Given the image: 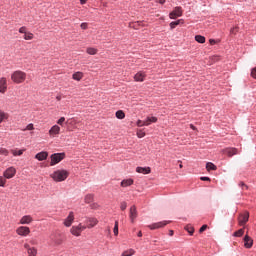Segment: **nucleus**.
Listing matches in <instances>:
<instances>
[{
	"label": "nucleus",
	"instance_id": "nucleus-1",
	"mask_svg": "<svg viewBox=\"0 0 256 256\" xmlns=\"http://www.w3.org/2000/svg\"><path fill=\"white\" fill-rule=\"evenodd\" d=\"M27 79V73L21 70H16L11 74V81L16 85H21V83H25Z\"/></svg>",
	"mask_w": 256,
	"mask_h": 256
},
{
	"label": "nucleus",
	"instance_id": "nucleus-2",
	"mask_svg": "<svg viewBox=\"0 0 256 256\" xmlns=\"http://www.w3.org/2000/svg\"><path fill=\"white\" fill-rule=\"evenodd\" d=\"M51 179L56 183H61L69 177V171L67 170H56L50 175Z\"/></svg>",
	"mask_w": 256,
	"mask_h": 256
},
{
	"label": "nucleus",
	"instance_id": "nucleus-3",
	"mask_svg": "<svg viewBox=\"0 0 256 256\" xmlns=\"http://www.w3.org/2000/svg\"><path fill=\"white\" fill-rule=\"evenodd\" d=\"M50 165L53 167L54 165H57V163H61L65 159V153H54L50 156Z\"/></svg>",
	"mask_w": 256,
	"mask_h": 256
},
{
	"label": "nucleus",
	"instance_id": "nucleus-4",
	"mask_svg": "<svg viewBox=\"0 0 256 256\" xmlns=\"http://www.w3.org/2000/svg\"><path fill=\"white\" fill-rule=\"evenodd\" d=\"M87 229V226H84L83 224H79L78 226H72L70 229V233L74 235V237H81V233Z\"/></svg>",
	"mask_w": 256,
	"mask_h": 256
},
{
	"label": "nucleus",
	"instance_id": "nucleus-5",
	"mask_svg": "<svg viewBox=\"0 0 256 256\" xmlns=\"http://www.w3.org/2000/svg\"><path fill=\"white\" fill-rule=\"evenodd\" d=\"M17 235H20V237H27L31 233V229L27 226H19L16 229Z\"/></svg>",
	"mask_w": 256,
	"mask_h": 256
},
{
	"label": "nucleus",
	"instance_id": "nucleus-6",
	"mask_svg": "<svg viewBox=\"0 0 256 256\" xmlns=\"http://www.w3.org/2000/svg\"><path fill=\"white\" fill-rule=\"evenodd\" d=\"M16 173H17V169L11 166L4 171L3 175L5 179H13V176L16 175Z\"/></svg>",
	"mask_w": 256,
	"mask_h": 256
},
{
	"label": "nucleus",
	"instance_id": "nucleus-7",
	"mask_svg": "<svg viewBox=\"0 0 256 256\" xmlns=\"http://www.w3.org/2000/svg\"><path fill=\"white\" fill-rule=\"evenodd\" d=\"M183 15V8L175 7L172 12H170L169 17L170 19H177V17H181Z\"/></svg>",
	"mask_w": 256,
	"mask_h": 256
},
{
	"label": "nucleus",
	"instance_id": "nucleus-8",
	"mask_svg": "<svg viewBox=\"0 0 256 256\" xmlns=\"http://www.w3.org/2000/svg\"><path fill=\"white\" fill-rule=\"evenodd\" d=\"M247 221H249V212H244L239 215L238 223L240 227H243V225H246Z\"/></svg>",
	"mask_w": 256,
	"mask_h": 256
},
{
	"label": "nucleus",
	"instance_id": "nucleus-9",
	"mask_svg": "<svg viewBox=\"0 0 256 256\" xmlns=\"http://www.w3.org/2000/svg\"><path fill=\"white\" fill-rule=\"evenodd\" d=\"M168 223H171L170 221H161L157 223H153L151 225H148V228L152 231L155 229H162V227H165Z\"/></svg>",
	"mask_w": 256,
	"mask_h": 256
},
{
	"label": "nucleus",
	"instance_id": "nucleus-10",
	"mask_svg": "<svg viewBox=\"0 0 256 256\" xmlns=\"http://www.w3.org/2000/svg\"><path fill=\"white\" fill-rule=\"evenodd\" d=\"M0 93H2V95L7 93V78L5 77L0 78Z\"/></svg>",
	"mask_w": 256,
	"mask_h": 256
},
{
	"label": "nucleus",
	"instance_id": "nucleus-11",
	"mask_svg": "<svg viewBox=\"0 0 256 256\" xmlns=\"http://www.w3.org/2000/svg\"><path fill=\"white\" fill-rule=\"evenodd\" d=\"M31 223H33V217L31 215H25L19 221L20 225H31Z\"/></svg>",
	"mask_w": 256,
	"mask_h": 256
},
{
	"label": "nucleus",
	"instance_id": "nucleus-12",
	"mask_svg": "<svg viewBox=\"0 0 256 256\" xmlns=\"http://www.w3.org/2000/svg\"><path fill=\"white\" fill-rule=\"evenodd\" d=\"M73 221H75V214L70 212L67 218L64 220L65 227H71V225H73Z\"/></svg>",
	"mask_w": 256,
	"mask_h": 256
},
{
	"label": "nucleus",
	"instance_id": "nucleus-13",
	"mask_svg": "<svg viewBox=\"0 0 256 256\" xmlns=\"http://www.w3.org/2000/svg\"><path fill=\"white\" fill-rule=\"evenodd\" d=\"M50 239L53 241L56 245H62L63 244V236L61 234H54L50 236Z\"/></svg>",
	"mask_w": 256,
	"mask_h": 256
},
{
	"label": "nucleus",
	"instance_id": "nucleus-14",
	"mask_svg": "<svg viewBox=\"0 0 256 256\" xmlns=\"http://www.w3.org/2000/svg\"><path fill=\"white\" fill-rule=\"evenodd\" d=\"M145 77H147V74L143 71H139L134 75V81L143 83V81H145Z\"/></svg>",
	"mask_w": 256,
	"mask_h": 256
},
{
	"label": "nucleus",
	"instance_id": "nucleus-15",
	"mask_svg": "<svg viewBox=\"0 0 256 256\" xmlns=\"http://www.w3.org/2000/svg\"><path fill=\"white\" fill-rule=\"evenodd\" d=\"M137 207L132 206L130 207V211H129V217H130V221L131 223H135V220L137 219Z\"/></svg>",
	"mask_w": 256,
	"mask_h": 256
},
{
	"label": "nucleus",
	"instance_id": "nucleus-16",
	"mask_svg": "<svg viewBox=\"0 0 256 256\" xmlns=\"http://www.w3.org/2000/svg\"><path fill=\"white\" fill-rule=\"evenodd\" d=\"M244 247L246 249H251L253 247V238L247 234L244 237Z\"/></svg>",
	"mask_w": 256,
	"mask_h": 256
},
{
	"label": "nucleus",
	"instance_id": "nucleus-17",
	"mask_svg": "<svg viewBox=\"0 0 256 256\" xmlns=\"http://www.w3.org/2000/svg\"><path fill=\"white\" fill-rule=\"evenodd\" d=\"M61 133V127L59 125H54L49 130L50 137H55V135H59Z\"/></svg>",
	"mask_w": 256,
	"mask_h": 256
},
{
	"label": "nucleus",
	"instance_id": "nucleus-18",
	"mask_svg": "<svg viewBox=\"0 0 256 256\" xmlns=\"http://www.w3.org/2000/svg\"><path fill=\"white\" fill-rule=\"evenodd\" d=\"M223 153L228 157H233V155H237L239 152L237 148H226L223 150Z\"/></svg>",
	"mask_w": 256,
	"mask_h": 256
},
{
	"label": "nucleus",
	"instance_id": "nucleus-19",
	"mask_svg": "<svg viewBox=\"0 0 256 256\" xmlns=\"http://www.w3.org/2000/svg\"><path fill=\"white\" fill-rule=\"evenodd\" d=\"M158 119L155 116H148L145 120H144V125L145 127H149V125H151V123H157Z\"/></svg>",
	"mask_w": 256,
	"mask_h": 256
},
{
	"label": "nucleus",
	"instance_id": "nucleus-20",
	"mask_svg": "<svg viewBox=\"0 0 256 256\" xmlns=\"http://www.w3.org/2000/svg\"><path fill=\"white\" fill-rule=\"evenodd\" d=\"M137 173H142V175H149L151 173V167H137Z\"/></svg>",
	"mask_w": 256,
	"mask_h": 256
},
{
	"label": "nucleus",
	"instance_id": "nucleus-21",
	"mask_svg": "<svg viewBox=\"0 0 256 256\" xmlns=\"http://www.w3.org/2000/svg\"><path fill=\"white\" fill-rule=\"evenodd\" d=\"M47 157H49V153H47L45 151L37 153L35 155V159H37L38 161H45V159H47Z\"/></svg>",
	"mask_w": 256,
	"mask_h": 256
},
{
	"label": "nucleus",
	"instance_id": "nucleus-22",
	"mask_svg": "<svg viewBox=\"0 0 256 256\" xmlns=\"http://www.w3.org/2000/svg\"><path fill=\"white\" fill-rule=\"evenodd\" d=\"M87 223H88V226H87L88 229H93V227H95V225L99 223V220H97V218H88Z\"/></svg>",
	"mask_w": 256,
	"mask_h": 256
},
{
	"label": "nucleus",
	"instance_id": "nucleus-23",
	"mask_svg": "<svg viewBox=\"0 0 256 256\" xmlns=\"http://www.w3.org/2000/svg\"><path fill=\"white\" fill-rule=\"evenodd\" d=\"M10 153H12V155L14 157H21V155H23V153H25V149H20V150L17 148L11 149Z\"/></svg>",
	"mask_w": 256,
	"mask_h": 256
},
{
	"label": "nucleus",
	"instance_id": "nucleus-24",
	"mask_svg": "<svg viewBox=\"0 0 256 256\" xmlns=\"http://www.w3.org/2000/svg\"><path fill=\"white\" fill-rule=\"evenodd\" d=\"M84 201L85 203H87L88 205H91L93 203V201H95V196L93 194H87L84 197Z\"/></svg>",
	"mask_w": 256,
	"mask_h": 256
},
{
	"label": "nucleus",
	"instance_id": "nucleus-25",
	"mask_svg": "<svg viewBox=\"0 0 256 256\" xmlns=\"http://www.w3.org/2000/svg\"><path fill=\"white\" fill-rule=\"evenodd\" d=\"M7 119H9V114L3 110H0V124L4 121H7Z\"/></svg>",
	"mask_w": 256,
	"mask_h": 256
},
{
	"label": "nucleus",
	"instance_id": "nucleus-26",
	"mask_svg": "<svg viewBox=\"0 0 256 256\" xmlns=\"http://www.w3.org/2000/svg\"><path fill=\"white\" fill-rule=\"evenodd\" d=\"M133 183H134L133 179H126V180H122L120 185L121 187H131Z\"/></svg>",
	"mask_w": 256,
	"mask_h": 256
},
{
	"label": "nucleus",
	"instance_id": "nucleus-27",
	"mask_svg": "<svg viewBox=\"0 0 256 256\" xmlns=\"http://www.w3.org/2000/svg\"><path fill=\"white\" fill-rule=\"evenodd\" d=\"M72 79H74V81H81V79H83V72H75L72 75Z\"/></svg>",
	"mask_w": 256,
	"mask_h": 256
},
{
	"label": "nucleus",
	"instance_id": "nucleus-28",
	"mask_svg": "<svg viewBox=\"0 0 256 256\" xmlns=\"http://www.w3.org/2000/svg\"><path fill=\"white\" fill-rule=\"evenodd\" d=\"M207 171H217V166L213 164L212 162H208L206 164Z\"/></svg>",
	"mask_w": 256,
	"mask_h": 256
},
{
	"label": "nucleus",
	"instance_id": "nucleus-29",
	"mask_svg": "<svg viewBox=\"0 0 256 256\" xmlns=\"http://www.w3.org/2000/svg\"><path fill=\"white\" fill-rule=\"evenodd\" d=\"M86 53H88V55H97L98 50L96 48H93V47H88L86 49Z\"/></svg>",
	"mask_w": 256,
	"mask_h": 256
},
{
	"label": "nucleus",
	"instance_id": "nucleus-30",
	"mask_svg": "<svg viewBox=\"0 0 256 256\" xmlns=\"http://www.w3.org/2000/svg\"><path fill=\"white\" fill-rule=\"evenodd\" d=\"M33 37H34V35H33V33H31V32H26V33L24 34V39H25V41H31V40L33 39Z\"/></svg>",
	"mask_w": 256,
	"mask_h": 256
},
{
	"label": "nucleus",
	"instance_id": "nucleus-31",
	"mask_svg": "<svg viewBox=\"0 0 256 256\" xmlns=\"http://www.w3.org/2000/svg\"><path fill=\"white\" fill-rule=\"evenodd\" d=\"M135 255V251L133 249H128L122 253L121 256H132Z\"/></svg>",
	"mask_w": 256,
	"mask_h": 256
},
{
	"label": "nucleus",
	"instance_id": "nucleus-32",
	"mask_svg": "<svg viewBox=\"0 0 256 256\" xmlns=\"http://www.w3.org/2000/svg\"><path fill=\"white\" fill-rule=\"evenodd\" d=\"M116 117L117 119H125V112H123V110H118L116 112Z\"/></svg>",
	"mask_w": 256,
	"mask_h": 256
},
{
	"label": "nucleus",
	"instance_id": "nucleus-33",
	"mask_svg": "<svg viewBox=\"0 0 256 256\" xmlns=\"http://www.w3.org/2000/svg\"><path fill=\"white\" fill-rule=\"evenodd\" d=\"M245 230L243 228L239 229L238 231L234 232V237H243Z\"/></svg>",
	"mask_w": 256,
	"mask_h": 256
},
{
	"label": "nucleus",
	"instance_id": "nucleus-34",
	"mask_svg": "<svg viewBox=\"0 0 256 256\" xmlns=\"http://www.w3.org/2000/svg\"><path fill=\"white\" fill-rule=\"evenodd\" d=\"M195 41H197V43H205V37L202 35H196Z\"/></svg>",
	"mask_w": 256,
	"mask_h": 256
},
{
	"label": "nucleus",
	"instance_id": "nucleus-35",
	"mask_svg": "<svg viewBox=\"0 0 256 256\" xmlns=\"http://www.w3.org/2000/svg\"><path fill=\"white\" fill-rule=\"evenodd\" d=\"M28 256H37V249L36 248H29L28 249Z\"/></svg>",
	"mask_w": 256,
	"mask_h": 256
},
{
	"label": "nucleus",
	"instance_id": "nucleus-36",
	"mask_svg": "<svg viewBox=\"0 0 256 256\" xmlns=\"http://www.w3.org/2000/svg\"><path fill=\"white\" fill-rule=\"evenodd\" d=\"M0 155H3L4 157H8L9 150H7V148H0Z\"/></svg>",
	"mask_w": 256,
	"mask_h": 256
},
{
	"label": "nucleus",
	"instance_id": "nucleus-37",
	"mask_svg": "<svg viewBox=\"0 0 256 256\" xmlns=\"http://www.w3.org/2000/svg\"><path fill=\"white\" fill-rule=\"evenodd\" d=\"M114 235H119V221H115L114 225Z\"/></svg>",
	"mask_w": 256,
	"mask_h": 256
},
{
	"label": "nucleus",
	"instance_id": "nucleus-38",
	"mask_svg": "<svg viewBox=\"0 0 256 256\" xmlns=\"http://www.w3.org/2000/svg\"><path fill=\"white\" fill-rule=\"evenodd\" d=\"M181 21H183V20H177V21L171 22L170 28L175 29V27H177V25H179L181 23Z\"/></svg>",
	"mask_w": 256,
	"mask_h": 256
},
{
	"label": "nucleus",
	"instance_id": "nucleus-39",
	"mask_svg": "<svg viewBox=\"0 0 256 256\" xmlns=\"http://www.w3.org/2000/svg\"><path fill=\"white\" fill-rule=\"evenodd\" d=\"M57 125H60V127H63V125H65V117H61L60 119H58Z\"/></svg>",
	"mask_w": 256,
	"mask_h": 256
},
{
	"label": "nucleus",
	"instance_id": "nucleus-40",
	"mask_svg": "<svg viewBox=\"0 0 256 256\" xmlns=\"http://www.w3.org/2000/svg\"><path fill=\"white\" fill-rule=\"evenodd\" d=\"M137 137L139 139H143V137H145V132L143 130H138L137 131Z\"/></svg>",
	"mask_w": 256,
	"mask_h": 256
},
{
	"label": "nucleus",
	"instance_id": "nucleus-41",
	"mask_svg": "<svg viewBox=\"0 0 256 256\" xmlns=\"http://www.w3.org/2000/svg\"><path fill=\"white\" fill-rule=\"evenodd\" d=\"M186 231L189 233V235H193L195 229L192 226H186Z\"/></svg>",
	"mask_w": 256,
	"mask_h": 256
},
{
	"label": "nucleus",
	"instance_id": "nucleus-42",
	"mask_svg": "<svg viewBox=\"0 0 256 256\" xmlns=\"http://www.w3.org/2000/svg\"><path fill=\"white\" fill-rule=\"evenodd\" d=\"M33 129H35V127L33 126V123H30L26 126V128L24 129V131H33Z\"/></svg>",
	"mask_w": 256,
	"mask_h": 256
},
{
	"label": "nucleus",
	"instance_id": "nucleus-43",
	"mask_svg": "<svg viewBox=\"0 0 256 256\" xmlns=\"http://www.w3.org/2000/svg\"><path fill=\"white\" fill-rule=\"evenodd\" d=\"M239 32V27H234L230 30L231 35H237Z\"/></svg>",
	"mask_w": 256,
	"mask_h": 256
},
{
	"label": "nucleus",
	"instance_id": "nucleus-44",
	"mask_svg": "<svg viewBox=\"0 0 256 256\" xmlns=\"http://www.w3.org/2000/svg\"><path fill=\"white\" fill-rule=\"evenodd\" d=\"M5 183H7V180L3 176H0V187H5Z\"/></svg>",
	"mask_w": 256,
	"mask_h": 256
},
{
	"label": "nucleus",
	"instance_id": "nucleus-45",
	"mask_svg": "<svg viewBox=\"0 0 256 256\" xmlns=\"http://www.w3.org/2000/svg\"><path fill=\"white\" fill-rule=\"evenodd\" d=\"M99 205L96 203V202H92L91 204H90V209H94V210H97V209H99Z\"/></svg>",
	"mask_w": 256,
	"mask_h": 256
},
{
	"label": "nucleus",
	"instance_id": "nucleus-46",
	"mask_svg": "<svg viewBox=\"0 0 256 256\" xmlns=\"http://www.w3.org/2000/svg\"><path fill=\"white\" fill-rule=\"evenodd\" d=\"M137 127H145V120H138L136 123Z\"/></svg>",
	"mask_w": 256,
	"mask_h": 256
},
{
	"label": "nucleus",
	"instance_id": "nucleus-47",
	"mask_svg": "<svg viewBox=\"0 0 256 256\" xmlns=\"http://www.w3.org/2000/svg\"><path fill=\"white\" fill-rule=\"evenodd\" d=\"M120 209H121V211H125V209H127V202H121V204H120Z\"/></svg>",
	"mask_w": 256,
	"mask_h": 256
},
{
	"label": "nucleus",
	"instance_id": "nucleus-48",
	"mask_svg": "<svg viewBox=\"0 0 256 256\" xmlns=\"http://www.w3.org/2000/svg\"><path fill=\"white\" fill-rule=\"evenodd\" d=\"M19 33H24V35L27 33V27L22 26L19 28Z\"/></svg>",
	"mask_w": 256,
	"mask_h": 256
},
{
	"label": "nucleus",
	"instance_id": "nucleus-49",
	"mask_svg": "<svg viewBox=\"0 0 256 256\" xmlns=\"http://www.w3.org/2000/svg\"><path fill=\"white\" fill-rule=\"evenodd\" d=\"M239 187H241L243 190L249 189V187L247 186V184H245L244 182H240V183H239Z\"/></svg>",
	"mask_w": 256,
	"mask_h": 256
},
{
	"label": "nucleus",
	"instance_id": "nucleus-50",
	"mask_svg": "<svg viewBox=\"0 0 256 256\" xmlns=\"http://www.w3.org/2000/svg\"><path fill=\"white\" fill-rule=\"evenodd\" d=\"M251 77H253V79H256V67L252 69Z\"/></svg>",
	"mask_w": 256,
	"mask_h": 256
},
{
	"label": "nucleus",
	"instance_id": "nucleus-51",
	"mask_svg": "<svg viewBox=\"0 0 256 256\" xmlns=\"http://www.w3.org/2000/svg\"><path fill=\"white\" fill-rule=\"evenodd\" d=\"M207 230V224H204L200 229H199V233H203V231Z\"/></svg>",
	"mask_w": 256,
	"mask_h": 256
},
{
	"label": "nucleus",
	"instance_id": "nucleus-52",
	"mask_svg": "<svg viewBox=\"0 0 256 256\" xmlns=\"http://www.w3.org/2000/svg\"><path fill=\"white\" fill-rule=\"evenodd\" d=\"M80 27H81V29H83V30L87 29V27H88L87 22H83V23L80 25Z\"/></svg>",
	"mask_w": 256,
	"mask_h": 256
},
{
	"label": "nucleus",
	"instance_id": "nucleus-53",
	"mask_svg": "<svg viewBox=\"0 0 256 256\" xmlns=\"http://www.w3.org/2000/svg\"><path fill=\"white\" fill-rule=\"evenodd\" d=\"M201 181H211V178L209 177H201Z\"/></svg>",
	"mask_w": 256,
	"mask_h": 256
},
{
	"label": "nucleus",
	"instance_id": "nucleus-54",
	"mask_svg": "<svg viewBox=\"0 0 256 256\" xmlns=\"http://www.w3.org/2000/svg\"><path fill=\"white\" fill-rule=\"evenodd\" d=\"M139 25H143V22H135L134 27H137Z\"/></svg>",
	"mask_w": 256,
	"mask_h": 256
},
{
	"label": "nucleus",
	"instance_id": "nucleus-55",
	"mask_svg": "<svg viewBox=\"0 0 256 256\" xmlns=\"http://www.w3.org/2000/svg\"><path fill=\"white\" fill-rule=\"evenodd\" d=\"M209 41H210V45H215L216 43L215 39H210Z\"/></svg>",
	"mask_w": 256,
	"mask_h": 256
},
{
	"label": "nucleus",
	"instance_id": "nucleus-56",
	"mask_svg": "<svg viewBox=\"0 0 256 256\" xmlns=\"http://www.w3.org/2000/svg\"><path fill=\"white\" fill-rule=\"evenodd\" d=\"M25 249H27V251H29V249H31V247H29V244H24Z\"/></svg>",
	"mask_w": 256,
	"mask_h": 256
},
{
	"label": "nucleus",
	"instance_id": "nucleus-57",
	"mask_svg": "<svg viewBox=\"0 0 256 256\" xmlns=\"http://www.w3.org/2000/svg\"><path fill=\"white\" fill-rule=\"evenodd\" d=\"M81 5H85L87 3V0H80Z\"/></svg>",
	"mask_w": 256,
	"mask_h": 256
},
{
	"label": "nucleus",
	"instance_id": "nucleus-58",
	"mask_svg": "<svg viewBox=\"0 0 256 256\" xmlns=\"http://www.w3.org/2000/svg\"><path fill=\"white\" fill-rule=\"evenodd\" d=\"M160 5H164L165 0H159Z\"/></svg>",
	"mask_w": 256,
	"mask_h": 256
},
{
	"label": "nucleus",
	"instance_id": "nucleus-59",
	"mask_svg": "<svg viewBox=\"0 0 256 256\" xmlns=\"http://www.w3.org/2000/svg\"><path fill=\"white\" fill-rule=\"evenodd\" d=\"M56 100L61 101V96L60 95L56 96Z\"/></svg>",
	"mask_w": 256,
	"mask_h": 256
},
{
	"label": "nucleus",
	"instance_id": "nucleus-60",
	"mask_svg": "<svg viewBox=\"0 0 256 256\" xmlns=\"http://www.w3.org/2000/svg\"><path fill=\"white\" fill-rule=\"evenodd\" d=\"M138 237H143V233L141 231L138 232Z\"/></svg>",
	"mask_w": 256,
	"mask_h": 256
},
{
	"label": "nucleus",
	"instance_id": "nucleus-61",
	"mask_svg": "<svg viewBox=\"0 0 256 256\" xmlns=\"http://www.w3.org/2000/svg\"><path fill=\"white\" fill-rule=\"evenodd\" d=\"M190 127L193 129V131H195L196 128L193 124H191Z\"/></svg>",
	"mask_w": 256,
	"mask_h": 256
},
{
	"label": "nucleus",
	"instance_id": "nucleus-62",
	"mask_svg": "<svg viewBox=\"0 0 256 256\" xmlns=\"http://www.w3.org/2000/svg\"><path fill=\"white\" fill-rule=\"evenodd\" d=\"M170 236L173 237V230H170Z\"/></svg>",
	"mask_w": 256,
	"mask_h": 256
},
{
	"label": "nucleus",
	"instance_id": "nucleus-63",
	"mask_svg": "<svg viewBox=\"0 0 256 256\" xmlns=\"http://www.w3.org/2000/svg\"><path fill=\"white\" fill-rule=\"evenodd\" d=\"M179 167H180V169H183V164H180Z\"/></svg>",
	"mask_w": 256,
	"mask_h": 256
}]
</instances>
